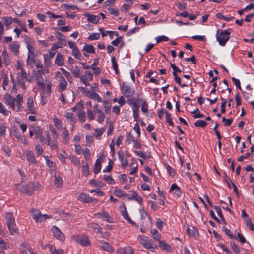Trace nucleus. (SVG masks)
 Wrapping results in <instances>:
<instances>
[{"label":"nucleus","instance_id":"nucleus-60","mask_svg":"<svg viewBox=\"0 0 254 254\" xmlns=\"http://www.w3.org/2000/svg\"><path fill=\"white\" fill-rule=\"evenodd\" d=\"M192 113L194 114L193 117L194 118H202L204 117V115L201 114L198 108H196Z\"/></svg>","mask_w":254,"mask_h":254},{"label":"nucleus","instance_id":"nucleus-25","mask_svg":"<svg viewBox=\"0 0 254 254\" xmlns=\"http://www.w3.org/2000/svg\"><path fill=\"white\" fill-rule=\"evenodd\" d=\"M127 199L129 200H134L139 204H141L142 203V197L135 191H132L130 196Z\"/></svg>","mask_w":254,"mask_h":254},{"label":"nucleus","instance_id":"nucleus-3","mask_svg":"<svg viewBox=\"0 0 254 254\" xmlns=\"http://www.w3.org/2000/svg\"><path fill=\"white\" fill-rule=\"evenodd\" d=\"M140 100L141 99L132 98L127 100V103L132 108L134 120L137 122L139 120V103Z\"/></svg>","mask_w":254,"mask_h":254},{"label":"nucleus","instance_id":"nucleus-29","mask_svg":"<svg viewBox=\"0 0 254 254\" xmlns=\"http://www.w3.org/2000/svg\"><path fill=\"white\" fill-rule=\"evenodd\" d=\"M44 64L45 67V70L47 73L49 72V69L51 65V59L48 58L47 54L43 55Z\"/></svg>","mask_w":254,"mask_h":254},{"label":"nucleus","instance_id":"nucleus-39","mask_svg":"<svg viewBox=\"0 0 254 254\" xmlns=\"http://www.w3.org/2000/svg\"><path fill=\"white\" fill-rule=\"evenodd\" d=\"M91 229L93 230L95 233H100L101 232V227L97 224H90L88 226Z\"/></svg>","mask_w":254,"mask_h":254},{"label":"nucleus","instance_id":"nucleus-9","mask_svg":"<svg viewBox=\"0 0 254 254\" xmlns=\"http://www.w3.org/2000/svg\"><path fill=\"white\" fill-rule=\"evenodd\" d=\"M6 219L8 228L10 233L14 235L16 233L17 228L14 222V218L10 213H6Z\"/></svg>","mask_w":254,"mask_h":254},{"label":"nucleus","instance_id":"nucleus-48","mask_svg":"<svg viewBox=\"0 0 254 254\" xmlns=\"http://www.w3.org/2000/svg\"><path fill=\"white\" fill-rule=\"evenodd\" d=\"M55 184L57 187H61L63 184V179L59 175L55 174Z\"/></svg>","mask_w":254,"mask_h":254},{"label":"nucleus","instance_id":"nucleus-14","mask_svg":"<svg viewBox=\"0 0 254 254\" xmlns=\"http://www.w3.org/2000/svg\"><path fill=\"white\" fill-rule=\"evenodd\" d=\"M98 218L102 219L108 223H113L114 221L111 216L106 212L103 211L94 214Z\"/></svg>","mask_w":254,"mask_h":254},{"label":"nucleus","instance_id":"nucleus-42","mask_svg":"<svg viewBox=\"0 0 254 254\" xmlns=\"http://www.w3.org/2000/svg\"><path fill=\"white\" fill-rule=\"evenodd\" d=\"M50 251L51 254H64L63 250L61 249H57L53 245L50 246Z\"/></svg>","mask_w":254,"mask_h":254},{"label":"nucleus","instance_id":"nucleus-64","mask_svg":"<svg viewBox=\"0 0 254 254\" xmlns=\"http://www.w3.org/2000/svg\"><path fill=\"white\" fill-rule=\"evenodd\" d=\"M108 10L109 14L111 15L117 16L119 14V11L116 8H109Z\"/></svg>","mask_w":254,"mask_h":254},{"label":"nucleus","instance_id":"nucleus-51","mask_svg":"<svg viewBox=\"0 0 254 254\" xmlns=\"http://www.w3.org/2000/svg\"><path fill=\"white\" fill-rule=\"evenodd\" d=\"M103 179L108 184L113 185L115 183V180L113 179L111 175H104L103 176Z\"/></svg>","mask_w":254,"mask_h":254},{"label":"nucleus","instance_id":"nucleus-56","mask_svg":"<svg viewBox=\"0 0 254 254\" xmlns=\"http://www.w3.org/2000/svg\"><path fill=\"white\" fill-rule=\"evenodd\" d=\"M206 125V122L202 120H198L194 123L196 127H204Z\"/></svg>","mask_w":254,"mask_h":254},{"label":"nucleus","instance_id":"nucleus-13","mask_svg":"<svg viewBox=\"0 0 254 254\" xmlns=\"http://www.w3.org/2000/svg\"><path fill=\"white\" fill-rule=\"evenodd\" d=\"M53 235L58 240L64 241L65 240L64 234L56 226H53L51 228Z\"/></svg>","mask_w":254,"mask_h":254},{"label":"nucleus","instance_id":"nucleus-21","mask_svg":"<svg viewBox=\"0 0 254 254\" xmlns=\"http://www.w3.org/2000/svg\"><path fill=\"white\" fill-rule=\"evenodd\" d=\"M27 107L29 113L35 114L36 113V108L34 106L33 99L32 97H29L27 99Z\"/></svg>","mask_w":254,"mask_h":254},{"label":"nucleus","instance_id":"nucleus-30","mask_svg":"<svg viewBox=\"0 0 254 254\" xmlns=\"http://www.w3.org/2000/svg\"><path fill=\"white\" fill-rule=\"evenodd\" d=\"M159 247L162 250H164L167 252H171L172 249L170 245L166 243L165 241H159Z\"/></svg>","mask_w":254,"mask_h":254},{"label":"nucleus","instance_id":"nucleus-15","mask_svg":"<svg viewBox=\"0 0 254 254\" xmlns=\"http://www.w3.org/2000/svg\"><path fill=\"white\" fill-rule=\"evenodd\" d=\"M105 157V155L104 154L101 155L96 160L94 167V172L95 174H98L101 170V164L103 162Z\"/></svg>","mask_w":254,"mask_h":254},{"label":"nucleus","instance_id":"nucleus-47","mask_svg":"<svg viewBox=\"0 0 254 254\" xmlns=\"http://www.w3.org/2000/svg\"><path fill=\"white\" fill-rule=\"evenodd\" d=\"M68 157V154L65 151H63L62 153L59 154L58 156L59 159L62 163H65V159Z\"/></svg>","mask_w":254,"mask_h":254},{"label":"nucleus","instance_id":"nucleus-55","mask_svg":"<svg viewBox=\"0 0 254 254\" xmlns=\"http://www.w3.org/2000/svg\"><path fill=\"white\" fill-rule=\"evenodd\" d=\"M2 55L3 57V59L5 61V64H9L10 61L8 54L6 50H4L2 51Z\"/></svg>","mask_w":254,"mask_h":254},{"label":"nucleus","instance_id":"nucleus-54","mask_svg":"<svg viewBox=\"0 0 254 254\" xmlns=\"http://www.w3.org/2000/svg\"><path fill=\"white\" fill-rule=\"evenodd\" d=\"M6 127L3 123H0V135L4 136L6 134Z\"/></svg>","mask_w":254,"mask_h":254},{"label":"nucleus","instance_id":"nucleus-50","mask_svg":"<svg viewBox=\"0 0 254 254\" xmlns=\"http://www.w3.org/2000/svg\"><path fill=\"white\" fill-rule=\"evenodd\" d=\"M72 55L76 59H80L82 55L77 48H73L72 50Z\"/></svg>","mask_w":254,"mask_h":254},{"label":"nucleus","instance_id":"nucleus-8","mask_svg":"<svg viewBox=\"0 0 254 254\" xmlns=\"http://www.w3.org/2000/svg\"><path fill=\"white\" fill-rule=\"evenodd\" d=\"M137 240L139 243L145 248L147 249H150L151 251L153 252L154 247L152 246V240L148 237L138 235L137 237Z\"/></svg>","mask_w":254,"mask_h":254},{"label":"nucleus","instance_id":"nucleus-62","mask_svg":"<svg viewBox=\"0 0 254 254\" xmlns=\"http://www.w3.org/2000/svg\"><path fill=\"white\" fill-rule=\"evenodd\" d=\"M82 153H83V155L84 158L86 160L90 159V150L88 148H86L83 149L82 150Z\"/></svg>","mask_w":254,"mask_h":254},{"label":"nucleus","instance_id":"nucleus-19","mask_svg":"<svg viewBox=\"0 0 254 254\" xmlns=\"http://www.w3.org/2000/svg\"><path fill=\"white\" fill-rule=\"evenodd\" d=\"M120 210L121 211V214L123 218L128 223L134 225L135 223L133 222L132 220L129 218L127 209L124 204H122L120 207Z\"/></svg>","mask_w":254,"mask_h":254},{"label":"nucleus","instance_id":"nucleus-7","mask_svg":"<svg viewBox=\"0 0 254 254\" xmlns=\"http://www.w3.org/2000/svg\"><path fill=\"white\" fill-rule=\"evenodd\" d=\"M30 213L32 218L37 223H41L45 221L46 219L50 218L51 216L46 214H42L41 212L35 209H32Z\"/></svg>","mask_w":254,"mask_h":254},{"label":"nucleus","instance_id":"nucleus-38","mask_svg":"<svg viewBox=\"0 0 254 254\" xmlns=\"http://www.w3.org/2000/svg\"><path fill=\"white\" fill-rule=\"evenodd\" d=\"M64 116L71 125H73L75 123L76 119L74 118L73 115L72 113L67 112L65 114Z\"/></svg>","mask_w":254,"mask_h":254},{"label":"nucleus","instance_id":"nucleus-32","mask_svg":"<svg viewBox=\"0 0 254 254\" xmlns=\"http://www.w3.org/2000/svg\"><path fill=\"white\" fill-rule=\"evenodd\" d=\"M100 247L108 252H111L113 251L112 247L109 245V243L104 241H101L100 242Z\"/></svg>","mask_w":254,"mask_h":254},{"label":"nucleus","instance_id":"nucleus-61","mask_svg":"<svg viewBox=\"0 0 254 254\" xmlns=\"http://www.w3.org/2000/svg\"><path fill=\"white\" fill-rule=\"evenodd\" d=\"M9 245L0 237V248L2 250H5L9 248Z\"/></svg>","mask_w":254,"mask_h":254},{"label":"nucleus","instance_id":"nucleus-36","mask_svg":"<svg viewBox=\"0 0 254 254\" xmlns=\"http://www.w3.org/2000/svg\"><path fill=\"white\" fill-rule=\"evenodd\" d=\"M187 233L190 237H196L198 235L197 231L194 228H188Z\"/></svg>","mask_w":254,"mask_h":254},{"label":"nucleus","instance_id":"nucleus-11","mask_svg":"<svg viewBox=\"0 0 254 254\" xmlns=\"http://www.w3.org/2000/svg\"><path fill=\"white\" fill-rule=\"evenodd\" d=\"M85 75H81L79 78L81 82L86 86H89V81L93 80V74L90 71H86L84 73Z\"/></svg>","mask_w":254,"mask_h":254},{"label":"nucleus","instance_id":"nucleus-49","mask_svg":"<svg viewBox=\"0 0 254 254\" xmlns=\"http://www.w3.org/2000/svg\"><path fill=\"white\" fill-rule=\"evenodd\" d=\"M100 33H92L87 38L89 41L96 40L100 38Z\"/></svg>","mask_w":254,"mask_h":254},{"label":"nucleus","instance_id":"nucleus-46","mask_svg":"<svg viewBox=\"0 0 254 254\" xmlns=\"http://www.w3.org/2000/svg\"><path fill=\"white\" fill-rule=\"evenodd\" d=\"M216 17L217 18H218V19H219L220 20H225L226 21H230L232 20V19H233V18H234L232 16H229V17L225 16L224 15H223L221 13H218L216 15Z\"/></svg>","mask_w":254,"mask_h":254},{"label":"nucleus","instance_id":"nucleus-23","mask_svg":"<svg viewBox=\"0 0 254 254\" xmlns=\"http://www.w3.org/2000/svg\"><path fill=\"white\" fill-rule=\"evenodd\" d=\"M85 95L90 99L97 101L98 102L102 101L101 97L97 93L94 92L87 91L85 92Z\"/></svg>","mask_w":254,"mask_h":254},{"label":"nucleus","instance_id":"nucleus-57","mask_svg":"<svg viewBox=\"0 0 254 254\" xmlns=\"http://www.w3.org/2000/svg\"><path fill=\"white\" fill-rule=\"evenodd\" d=\"M2 20L6 27L9 26L13 22V19L11 17H4L2 18Z\"/></svg>","mask_w":254,"mask_h":254},{"label":"nucleus","instance_id":"nucleus-59","mask_svg":"<svg viewBox=\"0 0 254 254\" xmlns=\"http://www.w3.org/2000/svg\"><path fill=\"white\" fill-rule=\"evenodd\" d=\"M78 119L81 123L85 121V113L84 111H79L77 114Z\"/></svg>","mask_w":254,"mask_h":254},{"label":"nucleus","instance_id":"nucleus-28","mask_svg":"<svg viewBox=\"0 0 254 254\" xmlns=\"http://www.w3.org/2000/svg\"><path fill=\"white\" fill-rule=\"evenodd\" d=\"M78 199L83 202L89 203L91 202V197L85 193H80L78 196Z\"/></svg>","mask_w":254,"mask_h":254},{"label":"nucleus","instance_id":"nucleus-58","mask_svg":"<svg viewBox=\"0 0 254 254\" xmlns=\"http://www.w3.org/2000/svg\"><path fill=\"white\" fill-rule=\"evenodd\" d=\"M36 67L37 69L38 72L40 74H42L44 73V70H43V66L41 62H38L36 64Z\"/></svg>","mask_w":254,"mask_h":254},{"label":"nucleus","instance_id":"nucleus-33","mask_svg":"<svg viewBox=\"0 0 254 254\" xmlns=\"http://www.w3.org/2000/svg\"><path fill=\"white\" fill-rule=\"evenodd\" d=\"M53 120L54 125L57 129H61L63 128V124L61 120L55 116L53 117Z\"/></svg>","mask_w":254,"mask_h":254},{"label":"nucleus","instance_id":"nucleus-16","mask_svg":"<svg viewBox=\"0 0 254 254\" xmlns=\"http://www.w3.org/2000/svg\"><path fill=\"white\" fill-rule=\"evenodd\" d=\"M118 254H135L133 249L129 246H127L124 247H119L117 250Z\"/></svg>","mask_w":254,"mask_h":254},{"label":"nucleus","instance_id":"nucleus-12","mask_svg":"<svg viewBox=\"0 0 254 254\" xmlns=\"http://www.w3.org/2000/svg\"><path fill=\"white\" fill-rule=\"evenodd\" d=\"M121 90L122 94L127 97H131L134 94V89L125 84H123Z\"/></svg>","mask_w":254,"mask_h":254},{"label":"nucleus","instance_id":"nucleus-35","mask_svg":"<svg viewBox=\"0 0 254 254\" xmlns=\"http://www.w3.org/2000/svg\"><path fill=\"white\" fill-rule=\"evenodd\" d=\"M83 51L89 53H94L95 48L91 44H86L83 47Z\"/></svg>","mask_w":254,"mask_h":254},{"label":"nucleus","instance_id":"nucleus-5","mask_svg":"<svg viewBox=\"0 0 254 254\" xmlns=\"http://www.w3.org/2000/svg\"><path fill=\"white\" fill-rule=\"evenodd\" d=\"M36 81L37 84L43 93H49L51 91L52 85L49 79H46L44 81L40 76H38L36 77Z\"/></svg>","mask_w":254,"mask_h":254},{"label":"nucleus","instance_id":"nucleus-1","mask_svg":"<svg viewBox=\"0 0 254 254\" xmlns=\"http://www.w3.org/2000/svg\"><path fill=\"white\" fill-rule=\"evenodd\" d=\"M24 41L26 45L28 50L27 58L26 60L27 65L32 67L35 62V42L28 36H24Z\"/></svg>","mask_w":254,"mask_h":254},{"label":"nucleus","instance_id":"nucleus-27","mask_svg":"<svg viewBox=\"0 0 254 254\" xmlns=\"http://www.w3.org/2000/svg\"><path fill=\"white\" fill-rule=\"evenodd\" d=\"M64 57L63 55L58 53L55 60V64L61 66L64 64Z\"/></svg>","mask_w":254,"mask_h":254},{"label":"nucleus","instance_id":"nucleus-17","mask_svg":"<svg viewBox=\"0 0 254 254\" xmlns=\"http://www.w3.org/2000/svg\"><path fill=\"white\" fill-rule=\"evenodd\" d=\"M170 192L177 197H180L182 195V191L180 187L175 183L171 185L170 188Z\"/></svg>","mask_w":254,"mask_h":254},{"label":"nucleus","instance_id":"nucleus-63","mask_svg":"<svg viewBox=\"0 0 254 254\" xmlns=\"http://www.w3.org/2000/svg\"><path fill=\"white\" fill-rule=\"evenodd\" d=\"M82 172L83 174L87 176L89 174V166L87 163H85L82 165Z\"/></svg>","mask_w":254,"mask_h":254},{"label":"nucleus","instance_id":"nucleus-37","mask_svg":"<svg viewBox=\"0 0 254 254\" xmlns=\"http://www.w3.org/2000/svg\"><path fill=\"white\" fill-rule=\"evenodd\" d=\"M59 83L58 84V87H59V89L61 91H63V90H65L66 88L67 85V83L66 80L65 79V78H64L63 79H60L59 80Z\"/></svg>","mask_w":254,"mask_h":254},{"label":"nucleus","instance_id":"nucleus-31","mask_svg":"<svg viewBox=\"0 0 254 254\" xmlns=\"http://www.w3.org/2000/svg\"><path fill=\"white\" fill-rule=\"evenodd\" d=\"M133 2L134 0H126L122 6V10L124 12H127L130 9Z\"/></svg>","mask_w":254,"mask_h":254},{"label":"nucleus","instance_id":"nucleus-6","mask_svg":"<svg viewBox=\"0 0 254 254\" xmlns=\"http://www.w3.org/2000/svg\"><path fill=\"white\" fill-rule=\"evenodd\" d=\"M25 81L30 82L31 80L29 78V76L24 69H21L17 73V81L23 89H25L26 87Z\"/></svg>","mask_w":254,"mask_h":254},{"label":"nucleus","instance_id":"nucleus-40","mask_svg":"<svg viewBox=\"0 0 254 254\" xmlns=\"http://www.w3.org/2000/svg\"><path fill=\"white\" fill-rule=\"evenodd\" d=\"M43 157L45 159L47 166L51 170L54 169L55 167V163L49 159V157L48 156L44 155Z\"/></svg>","mask_w":254,"mask_h":254},{"label":"nucleus","instance_id":"nucleus-34","mask_svg":"<svg viewBox=\"0 0 254 254\" xmlns=\"http://www.w3.org/2000/svg\"><path fill=\"white\" fill-rule=\"evenodd\" d=\"M114 194L118 197H122L126 196L127 194L123 190L121 189L115 188L114 192Z\"/></svg>","mask_w":254,"mask_h":254},{"label":"nucleus","instance_id":"nucleus-20","mask_svg":"<svg viewBox=\"0 0 254 254\" xmlns=\"http://www.w3.org/2000/svg\"><path fill=\"white\" fill-rule=\"evenodd\" d=\"M61 135L63 142L64 144H68L70 140V136L69 132L66 127L63 128Z\"/></svg>","mask_w":254,"mask_h":254},{"label":"nucleus","instance_id":"nucleus-4","mask_svg":"<svg viewBox=\"0 0 254 254\" xmlns=\"http://www.w3.org/2000/svg\"><path fill=\"white\" fill-rule=\"evenodd\" d=\"M230 29L218 30L216 34L217 41L221 46L225 45L230 39Z\"/></svg>","mask_w":254,"mask_h":254},{"label":"nucleus","instance_id":"nucleus-22","mask_svg":"<svg viewBox=\"0 0 254 254\" xmlns=\"http://www.w3.org/2000/svg\"><path fill=\"white\" fill-rule=\"evenodd\" d=\"M84 15L87 18L88 22L93 24L98 23L100 20V17L98 15H92L88 13H84Z\"/></svg>","mask_w":254,"mask_h":254},{"label":"nucleus","instance_id":"nucleus-24","mask_svg":"<svg viewBox=\"0 0 254 254\" xmlns=\"http://www.w3.org/2000/svg\"><path fill=\"white\" fill-rule=\"evenodd\" d=\"M26 157L28 163L30 165L33 164L36 165L37 161H36L34 153L30 150H27L26 151Z\"/></svg>","mask_w":254,"mask_h":254},{"label":"nucleus","instance_id":"nucleus-18","mask_svg":"<svg viewBox=\"0 0 254 254\" xmlns=\"http://www.w3.org/2000/svg\"><path fill=\"white\" fill-rule=\"evenodd\" d=\"M15 186L16 188L22 193L28 195H30L32 193V190L30 189L31 187V184H29L26 186H22L20 184H16Z\"/></svg>","mask_w":254,"mask_h":254},{"label":"nucleus","instance_id":"nucleus-43","mask_svg":"<svg viewBox=\"0 0 254 254\" xmlns=\"http://www.w3.org/2000/svg\"><path fill=\"white\" fill-rule=\"evenodd\" d=\"M96 112L99 114L97 119L98 122L99 123H102L104 121L105 117L104 113L100 109H97Z\"/></svg>","mask_w":254,"mask_h":254},{"label":"nucleus","instance_id":"nucleus-26","mask_svg":"<svg viewBox=\"0 0 254 254\" xmlns=\"http://www.w3.org/2000/svg\"><path fill=\"white\" fill-rule=\"evenodd\" d=\"M19 47V44L16 42H12L9 46L10 50L14 55L18 54Z\"/></svg>","mask_w":254,"mask_h":254},{"label":"nucleus","instance_id":"nucleus-52","mask_svg":"<svg viewBox=\"0 0 254 254\" xmlns=\"http://www.w3.org/2000/svg\"><path fill=\"white\" fill-rule=\"evenodd\" d=\"M140 102H141V111L143 113H146L148 110V106L146 101L141 99Z\"/></svg>","mask_w":254,"mask_h":254},{"label":"nucleus","instance_id":"nucleus-44","mask_svg":"<svg viewBox=\"0 0 254 254\" xmlns=\"http://www.w3.org/2000/svg\"><path fill=\"white\" fill-rule=\"evenodd\" d=\"M70 70L72 72V73L75 77L79 78L81 76V71L77 66H75L74 69H70Z\"/></svg>","mask_w":254,"mask_h":254},{"label":"nucleus","instance_id":"nucleus-10","mask_svg":"<svg viewBox=\"0 0 254 254\" xmlns=\"http://www.w3.org/2000/svg\"><path fill=\"white\" fill-rule=\"evenodd\" d=\"M72 239L83 246H87L90 245L88 237L85 235H73L72 236Z\"/></svg>","mask_w":254,"mask_h":254},{"label":"nucleus","instance_id":"nucleus-53","mask_svg":"<svg viewBox=\"0 0 254 254\" xmlns=\"http://www.w3.org/2000/svg\"><path fill=\"white\" fill-rule=\"evenodd\" d=\"M106 130V127H104L101 129H96L95 130V136L96 137L98 138L101 136Z\"/></svg>","mask_w":254,"mask_h":254},{"label":"nucleus","instance_id":"nucleus-41","mask_svg":"<svg viewBox=\"0 0 254 254\" xmlns=\"http://www.w3.org/2000/svg\"><path fill=\"white\" fill-rule=\"evenodd\" d=\"M103 106L104 108L105 112L107 114H110L111 112V103L107 100H104L103 101Z\"/></svg>","mask_w":254,"mask_h":254},{"label":"nucleus","instance_id":"nucleus-45","mask_svg":"<svg viewBox=\"0 0 254 254\" xmlns=\"http://www.w3.org/2000/svg\"><path fill=\"white\" fill-rule=\"evenodd\" d=\"M0 113L3 116H6L9 115L10 111H8L3 105V104L0 102Z\"/></svg>","mask_w":254,"mask_h":254},{"label":"nucleus","instance_id":"nucleus-2","mask_svg":"<svg viewBox=\"0 0 254 254\" xmlns=\"http://www.w3.org/2000/svg\"><path fill=\"white\" fill-rule=\"evenodd\" d=\"M4 99L5 100L6 104L12 110H16L17 112H19L23 109V96L22 94H19L17 95L16 98H14L10 94H6L4 96Z\"/></svg>","mask_w":254,"mask_h":254}]
</instances>
